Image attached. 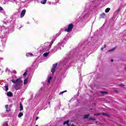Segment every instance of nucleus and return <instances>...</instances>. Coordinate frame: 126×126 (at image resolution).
<instances>
[{
	"mask_svg": "<svg viewBox=\"0 0 126 126\" xmlns=\"http://www.w3.org/2000/svg\"><path fill=\"white\" fill-rule=\"evenodd\" d=\"M11 82L12 83H14V84H16L15 86V89L16 90H19L22 88V86H21V85H17V83H21V82H22V81H21V78H18L16 80H11Z\"/></svg>",
	"mask_w": 126,
	"mask_h": 126,
	"instance_id": "nucleus-1",
	"label": "nucleus"
},
{
	"mask_svg": "<svg viewBox=\"0 0 126 126\" xmlns=\"http://www.w3.org/2000/svg\"><path fill=\"white\" fill-rule=\"evenodd\" d=\"M73 29V24H70L68 25V28L64 30L65 32H71Z\"/></svg>",
	"mask_w": 126,
	"mask_h": 126,
	"instance_id": "nucleus-2",
	"label": "nucleus"
},
{
	"mask_svg": "<svg viewBox=\"0 0 126 126\" xmlns=\"http://www.w3.org/2000/svg\"><path fill=\"white\" fill-rule=\"evenodd\" d=\"M26 13V9H23L21 13V15H20L21 18L24 17V15H25Z\"/></svg>",
	"mask_w": 126,
	"mask_h": 126,
	"instance_id": "nucleus-3",
	"label": "nucleus"
},
{
	"mask_svg": "<svg viewBox=\"0 0 126 126\" xmlns=\"http://www.w3.org/2000/svg\"><path fill=\"white\" fill-rule=\"evenodd\" d=\"M7 96L8 97H12L13 96V94L11 92H9L7 93Z\"/></svg>",
	"mask_w": 126,
	"mask_h": 126,
	"instance_id": "nucleus-4",
	"label": "nucleus"
},
{
	"mask_svg": "<svg viewBox=\"0 0 126 126\" xmlns=\"http://www.w3.org/2000/svg\"><path fill=\"white\" fill-rule=\"evenodd\" d=\"M105 16H106V14L105 13H102L100 14L99 18H105Z\"/></svg>",
	"mask_w": 126,
	"mask_h": 126,
	"instance_id": "nucleus-5",
	"label": "nucleus"
},
{
	"mask_svg": "<svg viewBox=\"0 0 126 126\" xmlns=\"http://www.w3.org/2000/svg\"><path fill=\"white\" fill-rule=\"evenodd\" d=\"M64 125H67V126H70L69 125V121L67 120L66 121L64 122L63 125L64 126Z\"/></svg>",
	"mask_w": 126,
	"mask_h": 126,
	"instance_id": "nucleus-6",
	"label": "nucleus"
},
{
	"mask_svg": "<svg viewBox=\"0 0 126 126\" xmlns=\"http://www.w3.org/2000/svg\"><path fill=\"white\" fill-rule=\"evenodd\" d=\"M20 111H23V105L21 102L20 103Z\"/></svg>",
	"mask_w": 126,
	"mask_h": 126,
	"instance_id": "nucleus-7",
	"label": "nucleus"
},
{
	"mask_svg": "<svg viewBox=\"0 0 126 126\" xmlns=\"http://www.w3.org/2000/svg\"><path fill=\"white\" fill-rule=\"evenodd\" d=\"M28 82V78H27L24 80V85H26L27 84V82Z\"/></svg>",
	"mask_w": 126,
	"mask_h": 126,
	"instance_id": "nucleus-8",
	"label": "nucleus"
},
{
	"mask_svg": "<svg viewBox=\"0 0 126 126\" xmlns=\"http://www.w3.org/2000/svg\"><path fill=\"white\" fill-rule=\"evenodd\" d=\"M40 2L42 4H46V2H47V0H41Z\"/></svg>",
	"mask_w": 126,
	"mask_h": 126,
	"instance_id": "nucleus-9",
	"label": "nucleus"
},
{
	"mask_svg": "<svg viewBox=\"0 0 126 126\" xmlns=\"http://www.w3.org/2000/svg\"><path fill=\"white\" fill-rule=\"evenodd\" d=\"M5 108H6V112H9V111H10V109H8V105H7V104L5 105Z\"/></svg>",
	"mask_w": 126,
	"mask_h": 126,
	"instance_id": "nucleus-10",
	"label": "nucleus"
},
{
	"mask_svg": "<svg viewBox=\"0 0 126 126\" xmlns=\"http://www.w3.org/2000/svg\"><path fill=\"white\" fill-rule=\"evenodd\" d=\"M33 57V54L32 53H28L27 55V57Z\"/></svg>",
	"mask_w": 126,
	"mask_h": 126,
	"instance_id": "nucleus-11",
	"label": "nucleus"
},
{
	"mask_svg": "<svg viewBox=\"0 0 126 126\" xmlns=\"http://www.w3.org/2000/svg\"><path fill=\"white\" fill-rule=\"evenodd\" d=\"M90 116V114H88V115H84V119L85 120L86 119H88V118H89V116Z\"/></svg>",
	"mask_w": 126,
	"mask_h": 126,
	"instance_id": "nucleus-12",
	"label": "nucleus"
},
{
	"mask_svg": "<svg viewBox=\"0 0 126 126\" xmlns=\"http://www.w3.org/2000/svg\"><path fill=\"white\" fill-rule=\"evenodd\" d=\"M23 116V113L22 112H20L18 115V118H21Z\"/></svg>",
	"mask_w": 126,
	"mask_h": 126,
	"instance_id": "nucleus-13",
	"label": "nucleus"
},
{
	"mask_svg": "<svg viewBox=\"0 0 126 126\" xmlns=\"http://www.w3.org/2000/svg\"><path fill=\"white\" fill-rule=\"evenodd\" d=\"M57 66H58V63H55L53 65V68H57Z\"/></svg>",
	"mask_w": 126,
	"mask_h": 126,
	"instance_id": "nucleus-14",
	"label": "nucleus"
},
{
	"mask_svg": "<svg viewBox=\"0 0 126 126\" xmlns=\"http://www.w3.org/2000/svg\"><path fill=\"white\" fill-rule=\"evenodd\" d=\"M55 71H56V69L55 68H52L51 69V72H52L53 74L55 73Z\"/></svg>",
	"mask_w": 126,
	"mask_h": 126,
	"instance_id": "nucleus-15",
	"label": "nucleus"
},
{
	"mask_svg": "<svg viewBox=\"0 0 126 126\" xmlns=\"http://www.w3.org/2000/svg\"><path fill=\"white\" fill-rule=\"evenodd\" d=\"M51 80H52V77L50 76L48 77V79L47 80L48 83H50V82H51Z\"/></svg>",
	"mask_w": 126,
	"mask_h": 126,
	"instance_id": "nucleus-16",
	"label": "nucleus"
},
{
	"mask_svg": "<svg viewBox=\"0 0 126 126\" xmlns=\"http://www.w3.org/2000/svg\"><path fill=\"white\" fill-rule=\"evenodd\" d=\"M100 93L102 95H105V94H108V93L107 92L100 91Z\"/></svg>",
	"mask_w": 126,
	"mask_h": 126,
	"instance_id": "nucleus-17",
	"label": "nucleus"
},
{
	"mask_svg": "<svg viewBox=\"0 0 126 126\" xmlns=\"http://www.w3.org/2000/svg\"><path fill=\"white\" fill-rule=\"evenodd\" d=\"M110 8H107L105 9V12L106 13H108V12H109L110 10Z\"/></svg>",
	"mask_w": 126,
	"mask_h": 126,
	"instance_id": "nucleus-18",
	"label": "nucleus"
},
{
	"mask_svg": "<svg viewBox=\"0 0 126 126\" xmlns=\"http://www.w3.org/2000/svg\"><path fill=\"white\" fill-rule=\"evenodd\" d=\"M49 56V53L46 52L43 54V57H48Z\"/></svg>",
	"mask_w": 126,
	"mask_h": 126,
	"instance_id": "nucleus-19",
	"label": "nucleus"
},
{
	"mask_svg": "<svg viewBox=\"0 0 126 126\" xmlns=\"http://www.w3.org/2000/svg\"><path fill=\"white\" fill-rule=\"evenodd\" d=\"M89 120H90V121H96V119L92 118V117H90L89 118Z\"/></svg>",
	"mask_w": 126,
	"mask_h": 126,
	"instance_id": "nucleus-20",
	"label": "nucleus"
},
{
	"mask_svg": "<svg viewBox=\"0 0 126 126\" xmlns=\"http://www.w3.org/2000/svg\"><path fill=\"white\" fill-rule=\"evenodd\" d=\"M4 87L5 88V91H7V90H8V85H6Z\"/></svg>",
	"mask_w": 126,
	"mask_h": 126,
	"instance_id": "nucleus-21",
	"label": "nucleus"
},
{
	"mask_svg": "<svg viewBox=\"0 0 126 126\" xmlns=\"http://www.w3.org/2000/svg\"><path fill=\"white\" fill-rule=\"evenodd\" d=\"M26 75H27V70L23 74V76H26Z\"/></svg>",
	"mask_w": 126,
	"mask_h": 126,
	"instance_id": "nucleus-22",
	"label": "nucleus"
},
{
	"mask_svg": "<svg viewBox=\"0 0 126 126\" xmlns=\"http://www.w3.org/2000/svg\"><path fill=\"white\" fill-rule=\"evenodd\" d=\"M100 115H101L100 113H96L94 114V116H100Z\"/></svg>",
	"mask_w": 126,
	"mask_h": 126,
	"instance_id": "nucleus-23",
	"label": "nucleus"
},
{
	"mask_svg": "<svg viewBox=\"0 0 126 126\" xmlns=\"http://www.w3.org/2000/svg\"><path fill=\"white\" fill-rule=\"evenodd\" d=\"M102 115L103 116H106L107 117H109V114H105V113H102Z\"/></svg>",
	"mask_w": 126,
	"mask_h": 126,
	"instance_id": "nucleus-24",
	"label": "nucleus"
},
{
	"mask_svg": "<svg viewBox=\"0 0 126 126\" xmlns=\"http://www.w3.org/2000/svg\"><path fill=\"white\" fill-rule=\"evenodd\" d=\"M67 92V91H64L63 92H61L60 93V95H61V94H63V93H64V92Z\"/></svg>",
	"mask_w": 126,
	"mask_h": 126,
	"instance_id": "nucleus-25",
	"label": "nucleus"
},
{
	"mask_svg": "<svg viewBox=\"0 0 126 126\" xmlns=\"http://www.w3.org/2000/svg\"><path fill=\"white\" fill-rule=\"evenodd\" d=\"M53 44H54V40H52L51 42L50 48L52 47V45H53Z\"/></svg>",
	"mask_w": 126,
	"mask_h": 126,
	"instance_id": "nucleus-26",
	"label": "nucleus"
},
{
	"mask_svg": "<svg viewBox=\"0 0 126 126\" xmlns=\"http://www.w3.org/2000/svg\"><path fill=\"white\" fill-rule=\"evenodd\" d=\"M3 126H8V124L7 123H5Z\"/></svg>",
	"mask_w": 126,
	"mask_h": 126,
	"instance_id": "nucleus-27",
	"label": "nucleus"
},
{
	"mask_svg": "<svg viewBox=\"0 0 126 126\" xmlns=\"http://www.w3.org/2000/svg\"><path fill=\"white\" fill-rule=\"evenodd\" d=\"M119 86H122V87H124V86H125L124 84H119Z\"/></svg>",
	"mask_w": 126,
	"mask_h": 126,
	"instance_id": "nucleus-28",
	"label": "nucleus"
},
{
	"mask_svg": "<svg viewBox=\"0 0 126 126\" xmlns=\"http://www.w3.org/2000/svg\"><path fill=\"white\" fill-rule=\"evenodd\" d=\"M115 48H113V49H112L109 50V51H110V52H113V51H114V50H115Z\"/></svg>",
	"mask_w": 126,
	"mask_h": 126,
	"instance_id": "nucleus-29",
	"label": "nucleus"
},
{
	"mask_svg": "<svg viewBox=\"0 0 126 126\" xmlns=\"http://www.w3.org/2000/svg\"><path fill=\"white\" fill-rule=\"evenodd\" d=\"M1 10H3V9L2 8V7L0 6V11H1Z\"/></svg>",
	"mask_w": 126,
	"mask_h": 126,
	"instance_id": "nucleus-30",
	"label": "nucleus"
},
{
	"mask_svg": "<svg viewBox=\"0 0 126 126\" xmlns=\"http://www.w3.org/2000/svg\"><path fill=\"white\" fill-rule=\"evenodd\" d=\"M38 119H39V117H36L35 120H36V121H37V120H38Z\"/></svg>",
	"mask_w": 126,
	"mask_h": 126,
	"instance_id": "nucleus-31",
	"label": "nucleus"
},
{
	"mask_svg": "<svg viewBox=\"0 0 126 126\" xmlns=\"http://www.w3.org/2000/svg\"><path fill=\"white\" fill-rule=\"evenodd\" d=\"M106 47H107V45H106V44H104V47H103V48H106Z\"/></svg>",
	"mask_w": 126,
	"mask_h": 126,
	"instance_id": "nucleus-32",
	"label": "nucleus"
},
{
	"mask_svg": "<svg viewBox=\"0 0 126 126\" xmlns=\"http://www.w3.org/2000/svg\"><path fill=\"white\" fill-rule=\"evenodd\" d=\"M104 49V48H101V51H103Z\"/></svg>",
	"mask_w": 126,
	"mask_h": 126,
	"instance_id": "nucleus-33",
	"label": "nucleus"
},
{
	"mask_svg": "<svg viewBox=\"0 0 126 126\" xmlns=\"http://www.w3.org/2000/svg\"><path fill=\"white\" fill-rule=\"evenodd\" d=\"M48 104H49V105H51V102H48Z\"/></svg>",
	"mask_w": 126,
	"mask_h": 126,
	"instance_id": "nucleus-34",
	"label": "nucleus"
},
{
	"mask_svg": "<svg viewBox=\"0 0 126 126\" xmlns=\"http://www.w3.org/2000/svg\"><path fill=\"white\" fill-rule=\"evenodd\" d=\"M118 12H119L120 11V9H119L118 10H117Z\"/></svg>",
	"mask_w": 126,
	"mask_h": 126,
	"instance_id": "nucleus-35",
	"label": "nucleus"
},
{
	"mask_svg": "<svg viewBox=\"0 0 126 126\" xmlns=\"http://www.w3.org/2000/svg\"><path fill=\"white\" fill-rule=\"evenodd\" d=\"M111 62H114V60H111Z\"/></svg>",
	"mask_w": 126,
	"mask_h": 126,
	"instance_id": "nucleus-36",
	"label": "nucleus"
},
{
	"mask_svg": "<svg viewBox=\"0 0 126 126\" xmlns=\"http://www.w3.org/2000/svg\"><path fill=\"white\" fill-rule=\"evenodd\" d=\"M72 126H74V125L72 124Z\"/></svg>",
	"mask_w": 126,
	"mask_h": 126,
	"instance_id": "nucleus-37",
	"label": "nucleus"
},
{
	"mask_svg": "<svg viewBox=\"0 0 126 126\" xmlns=\"http://www.w3.org/2000/svg\"><path fill=\"white\" fill-rule=\"evenodd\" d=\"M115 92H117V91H115Z\"/></svg>",
	"mask_w": 126,
	"mask_h": 126,
	"instance_id": "nucleus-38",
	"label": "nucleus"
}]
</instances>
